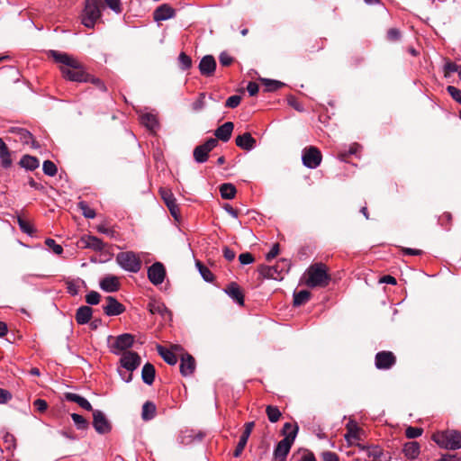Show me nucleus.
Returning <instances> with one entry per match:
<instances>
[{"label":"nucleus","instance_id":"nucleus-1","mask_svg":"<svg viewBox=\"0 0 461 461\" xmlns=\"http://www.w3.org/2000/svg\"><path fill=\"white\" fill-rule=\"evenodd\" d=\"M48 56L60 64L59 69L64 78L75 82L88 81L89 74L84 65L73 56L58 50H50Z\"/></svg>","mask_w":461,"mask_h":461},{"label":"nucleus","instance_id":"nucleus-2","mask_svg":"<svg viewBox=\"0 0 461 461\" xmlns=\"http://www.w3.org/2000/svg\"><path fill=\"white\" fill-rule=\"evenodd\" d=\"M308 278L306 285L309 287H325L330 281L328 267L322 263H315L307 269Z\"/></svg>","mask_w":461,"mask_h":461},{"label":"nucleus","instance_id":"nucleus-3","mask_svg":"<svg viewBox=\"0 0 461 461\" xmlns=\"http://www.w3.org/2000/svg\"><path fill=\"white\" fill-rule=\"evenodd\" d=\"M103 2L101 0H86L85 7L81 15L82 23L93 29L95 23L101 19Z\"/></svg>","mask_w":461,"mask_h":461},{"label":"nucleus","instance_id":"nucleus-4","mask_svg":"<svg viewBox=\"0 0 461 461\" xmlns=\"http://www.w3.org/2000/svg\"><path fill=\"white\" fill-rule=\"evenodd\" d=\"M432 439L443 448L451 450L461 448V432L457 430H445L434 433Z\"/></svg>","mask_w":461,"mask_h":461},{"label":"nucleus","instance_id":"nucleus-5","mask_svg":"<svg viewBox=\"0 0 461 461\" xmlns=\"http://www.w3.org/2000/svg\"><path fill=\"white\" fill-rule=\"evenodd\" d=\"M289 268V261L283 258L275 266L260 265L258 270L262 278L282 280L285 273H287Z\"/></svg>","mask_w":461,"mask_h":461},{"label":"nucleus","instance_id":"nucleus-6","mask_svg":"<svg viewBox=\"0 0 461 461\" xmlns=\"http://www.w3.org/2000/svg\"><path fill=\"white\" fill-rule=\"evenodd\" d=\"M298 430L299 427L295 425L294 429L277 443L273 453L274 461H286V456L295 440Z\"/></svg>","mask_w":461,"mask_h":461},{"label":"nucleus","instance_id":"nucleus-7","mask_svg":"<svg viewBox=\"0 0 461 461\" xmlns=\"http://www.w3.org/2000/svg\"><path fill=\"white\" fill-rule=\"evenodd\" d=\"M116 262L125 270L137 273L141 268V261L132 251L120 252L116 256Z\"/></svg>","mask_w":461,"mask_h":461},{"label":"nucleus","instance_id":"nucleus-8","mask_svg":"<svg viewBox=\"0 0 461 461\" xmlns=\"http://www.w3.org/2000/svg\"><path fill=\"white\" fill-rule=\"evenodd\" d=\"M302 159L305 167L309 168H316L321 163L322 155L318 148L310 146L303 150Z\"/></svg>","mask_w":461,"mask_h":461},{"label":"nucleus","instance_id":"nucleus-9","mask_svg":"<svg viewBox=\"0 0 461 461\" xmlns=\"http://www.w3.org/2000/svg\"><path fill=\"white\" fill-rule=\"evenodd\" d=\"M218 146V140L213 138L208 139L203 144L194 149L193 156L197 163H203L208 159L209 153Z\"/></svg>","mask_w":461,"mask_h":461},{"label":"nucleus","instance_id":"nucleus-10","mask_svg":"<svg viewBox=\"0 0 461 461\" xmlns=\"http://www.w3.org/2000/svg\"><path fill=\"white\" fill-rule=\"evenodd\" d=\"M396 364V357L392 351H379L375 357V365L377 369L387 370Z\"/></svg>","mask_w":461,"mask_h":461},{"label":"nucleus","instance_id":"nucleus-11","mask_svg":"<svg viewBox=\"0 0 461 461\" xmlns=\"http://www.w3.org/2000/svg\"><path fill=\"white\" fill-rule=\"evenodd\" d=\"M93 426L98 434H107L112 430V424L99 410L93 411Z\"/></svg>","mask_w":461,"mask_h":461},{"label":"nucleus","instance_id":"nucleus-12","mask_svg":"<svg viewBox=\"0 0 461 461\" xmlns=\"http://www.w3.org/2000/svg\"><path fill=\"white\" fill-rule=\"evenodd\" d=\"M166 276V269L162 263L156 262L148 269V278L155 285L163 283Z\"/></svg>","mask_w":461,"mask_h":461},{"label":"nucleus","instance_id":"nucleus-13","mask_svg":"<svg viewBox=\"0 0 461 461\" xmlns=\"http://www.w3.org/2000/svg\"><path fill=\"white\" fill-rule=\"evenodd\" d=\"M106 304L103 305V311L107 316H117L125 312L123 304L113 296L105 297Z\"/></svg>","mask_w":461,"mask_h":461},{"label":"nucleus","instance_id":"nucleus-14","mask_svg":"<svg viewBox=\"0 0 461 461\" xmlns=\"http://www.w3.org/2000/svg\"><path fill=\"white\" fill-rule=\"evenodd\" d=\"M134 342V336L130 333H124L116 337L114 343L113 344L112 351L114 354H118L121 351H127Z\"/></svg>","mask_w":461,"mask_h":461},{"label":"nucleus","instance_id":"nucleus-15","mask_svg":"<svg viewBox=\"0 0 461 461\" xmlns=\"http://www.w3.org/2000/svg\"><path fill=\"white\" fill-rule=\"evenodd\" d=\"M357 447L360 449L366 450V456L369 458L367 461H390L391 457L387 453L378 446L365 447L358 444Z\"/></svg>","mask_w":461,"mask_h":461},{"label":"nucleus","instance_id":"nucleus-16","mask_svg":"<svg viewBox=\"0 0 461 461\" xmlns=\"http://www.w3.org/2000/svg\"><path fill=\"white\" fill-rule=\"evenodd\" d=\"M140 357L133 351H125L121 357V365L129 371L135 370L140 365Z\"/></svg>","mask_w":461,"mask_h":461},{"label":"nucleus","instance_id":"nucleus-17","mask_svg":"<svg viewBox=\"0 0 461 461\" xmlns=\"http://www.w3.org/2000/svg\"><path fill=\"white\" fill-rule=\"evenodd\" d=\"M254 427H255L254 421H249V422H247L244 424V430L242 432V435L240 438L239 443H238V445L234 450V453H233V456L235 457H239L242 454Z\"/></svg>","mask_w":461,"mask_h":461},{"label":"nucleus","instance_id":"nucleus-18","mask_svg":"<svg viewBox=\"0 0 461 461\" xmlns=\"http://www.w3.org/2000/svg\"><path fill=\"white\" fill-rule=\"evenodd\" d=\"M216 60L212 55L202 58L198 68L202 76L209 77L213 76L216 69Z\"/></svg>","mask_w":461,"mask_h":461},{"label":"nucleus","instance_id":"nucleus-19","mask_svg":"<svg viewBox=\"0 0 461 461\" xmlns=\"http://www.w3.org/2000/svg\"><path fill=\"white\" fill-rule=\"evenodd\" d=\"M176 11L167 4H163L153 12V19L156 22L165 21L175 17Z\"/></svg>","mask_w":461,"mask_h":461},{"label":"nucleus","instance_id":"nucleus-20","mask_svg":"<svg viewBox=\"0 0 461 461\" xmlns=\"http://www.w3.org/2000/svg\"><path fill=\"white\" fill-rule=\"evenodd\" d=\"M100 287L107 293L117 292L120 289L121 284L119 278L115 276H106L100 280Z\"/></svg>","mask_w":461,"mask_h":461},{"label":"nucleus","instance_id":"nucleus-21","mask_svg":"<svg viewBox=\"0 0 461 461\" xmlns=\"http://www.w3.org/2000/svg\"><path fill=\"white\" fill-rule=\"evenodd\" d=\"M224 291L239 305H244V294L242 289L237 283L231 282L226 286Z\"/></svg>","mask_w":461,"mask_h":461},{"label":"nucleus","instance_id":"nucleus-22","mask_svg":"<svg viewBox=\"0 0 461 461\" xmlns=\"http://www.w3.org/2000/svg\"><path fill=\"white\" fill-rule=\"evenodd\" d=\"M233 129H234L233 122H227L223 123L222 125H221L220 127H218L215 130V131H214V135L216 137L215 139L218 141L221 140L223 142H227L228 140H230V139L231 137Z\"/></svg>","mask_w":461,"mask_h":461},{"label":"nucleus","instance_id":"nucleus-23","mask_svg":"<svg viewBox=\"0 0 461 461\" xmlns=\"http://www.w3.org/2000/svg\"><path fill=\"white\" fill-rule=\"evenodd\" d=\"M195 369V360L193 356L188 353L182 355L180 363V373L186 376L194 373Z\"/></svg>","mask_w":461,"mask_h":461},{"label":"nucleus","instance_id":"nucleus-24","mask_svg":"<svg viewBox=\"0 0 461 461\" xmlns=\"http://www.w3.org/2000/svg\"><path fill=\"white\" fill-rule=\"evenodd\" d=\"M235 142L238 147L249 151L255 148L257 141L249 132H245L241 135L237 136Z\"/></svg>","mask_w":461,"mask_h":461},{"label":"nucleus","instance_id":"nucleus-25","mask_svg":"<svg viewBox=\"0 0 461 461\" xmlns=\"http://www.w3.org/2000/svg\"><path fill=\"white\" fill-rule=\"evenodd\" d=\"M9 131L15 134V141H20L23 144H30L33 142L32 134L24 128L12 127Z\"/></svg>","mask_w":461,"mask_h":461},{"label":"nucleus","instance_id":"nucleus-26","mask_svg":"<svg viewBox=\"0 0 461 461\" xmlns=\"http://www.w3.org/2000/svg\"><path fill=\"white\" fill-rule=\"evenodd\" d=\"M140 123L149 131L155 132L159 127L158 118L150 113H143L140 116Z\"/></svg>","mask_w":461,"mask_h":461},{"label":"nucleus","instance_id":"nucleus-27","mask_svg":"<svg viewBox=\"0 0 461 461\" xmlns=\"http://www.w3.org/2000/svg\"><path fill=\"white\" fill-rule=\"evenodd\" d=\"M93 315V309L90 306H80L75 315V319L78 324H86L89 322Z\"/></svg>","mask_w":461,"mask_h":461},{"label":"nucleus","instance_id":"nucleus-28","mask_svg":"<svg viewBox=\"0 0 461 461\" xmlns=\"http://www.w3.org/2000/svg\"><path fill=\"white\" fill-rule=\"evenodd\" d=\"M64 397L67 401L77 403L81 408L86 411H94L91 403L84 397L74 393H66Z\"/></svg>","mask_w":461,"mask_h":461},{"label":"nucleus","instance_id":"nucleus-29","mask_svg":"<svg viewBox=\"0 0 461 461\" xmlns=\"http://www.w3.org/2000/svg\"><path fill=\"white\" fill-rule=\"evenodd\" d=\"M156 370L152 364L146 363L141 370V378L143 382L149 385L152 384L155 380Z\"/></svg>","mask_w":461,"mask_h":461},{"label":"nucleus","instance_id":"nucleus-30","mask_svg":"<svg viewBox=\"0 0 461 461\" xmlns=\"http://www.w3.org/2000/svg\"><path fill=\"white\" fill-rule=\"evenodd\" d=\"M19 165L27 170H34L39 167L40 161L36 157L24 155L22 157Z\"/></svg>","mask_w":461,"mask_h":461},{"label":"nucleus","instance_id":"nucleus-31","mask_svg":"<svg viewBox=\"0 0 461 461\" xmlns=\"http://www.w3.org/2000/svg\"><path fill=\"white\" fill-rule=\"evenodd\" d=\"M157 350H158V353L159 354V356L168 365L174 366L177 363V357L172 351L165 348L161 345L157 346Z\"/></svg>","mask_w":461,"mask_h":461},{"label":"nucleus","instance_id":"nucleus-32","mask_svg":"<svg viewBox=\"0 0 461 461\" xmlns=\"http://www.w3.org/2000/svg\"><path fill=\"white\" fill-rule=\"evenodd\" d=\"M82 241L86 248L95 251H102L104 249V243L95 236H88L86 239H82Z\"/></svg>","mask_w":461,"mask_h":461},{"label":"nucleus","instance_id":"nucleus-33","mask_svg":"<svg viewBox=\"0 0 461 461\" xmlns=\"http://www.w3.org/2000/svg\"><path fill=\"white\" fill-rule=\"evenodd\" d=\"M404 455L410 459H415L420 454V445L416 441L407 442L403 447Z\"/></svg>","mask_w":461,"mask_h":461},{"label":"nucleus","instance_id":"nucleus-34","mask_svg":"<svg viewBox=\"0 0 461 461\" xmlns=\"http://www.w3.org/2000/svg\"><path fill=\"white\" fill-rule=\"evenodd\" d=\"M219 189L221 198L227 200L233 199L237 193L236 187L230 183H224L221 185Z\"/></svg>","mask_w":461,"mask_h":461},{"label":"nucleus","instance_id":"nucleus-35","mask_svg":"<svg viewBox=\"0 0 461 461\" xmlns=\"http://www.w3.org/2000/svg\"><path fill=\"white\" fill-rule=\"evenodd\" d=\"M156 414V405L152 402H146L142 406L141 418L144 420H152Z\"/></svg>","mask_w":461,"mask_h":461},{"label":"nucleus","instance_id":"nucleus-36","mask_svg":"<svg viewBox=\"0 0 461 461\" xmlns=\"http://www.w3.org/2000/svg\"><path fill=\"white\" fill-rule=\"evenodd\" d=\"M312 294L307 290H301L294 294V306L305 304L311 298Z\"/></svg>","mask_w":461,"mask_h":461},{"label":"nucleus","instance_id":"nucleus-37","mask_svg":"<svg viewBox=\"0 0 461 461\" xmlns=\"http://www.w3.org/2000/svg\"><path fill=\"white\" fill-rule=\"evenodd\" d=\"M346 428H347L348 432L345 435V438L348 443H350V438H356V439L358 438V433L361 429L356 422H354L353 420H350L347 424Z\"/></svg>","mask_w":461,"mask_h":461},{"label":"nucleus","instance_id":"nucleus-38","mask_svg":"<svg viewBox=\"0 0 461 461\" xmlns=\"http://www.w3.org/2000/svg\"><path fill=\"white\" fill-rule=\"evenodd\" d=\"M149 310L151 314H160L162 316L171 313L170 311L166 307V305L160 303H149Z\"/></svg>","mask_w":461,"mask_h":461},{"label":"nucleus","instance_id":"nucleus-39","mask_svg":"<svg viewBox=\"0 0 461 461\" xmlns=\"http://www.w3.org/2000/svg\"><path fill=\"white\" fill-rule=\"evenodd\" d=\"M260 81L265 85L266 92H274L285 86L283 82L273 79L260 78Z\"/></svg>","mask_w":461,"mask_h":461},{"label":"nucleus","instance_id":"nucleus-40","mask_svg":"<svg viewBox=\"0 0 461 461\" xmlns=\"http://www.w3.org/2000/svg\"><path fill=\"white\" fill-rule=\"evenodd\" d=\"M266 413L270 422L275 423L279 420L282 416L281 411L276 406L267 405L266 408Z\"/></svg>","mask_w":461,"mask_h":461},{"label":"nucleus","instance_id":"nucleus-41","mask_svg":"<svg viewBox=\"0 0 461 461\" xmlns=\"http://www.w3.org/2000/svg\"><path fill=\"white\" fill-rule=\"evenodd\" d=\"M196 267L201 274V276H203V278L206 281V282H212L213 279H214V275L211 272V270L205 267L202 262L200 261H197L196 262Z\"/></svg>","mask_w":461,"mask_h":461},{"label":"nucleus","instance_id":"nucleus-42","mask_svg":"<svg viewBox=\"0 0 461 461\" xmlns=\"http://www.w3.org/2000/svg\"><path fill=\"white\" fill-rule=\"evenodd\" d=\"M1 166L4 168H8L12 166L11 153L8 147H5V149L0 151Z\"/></svg>","mask_w":461,"mask_h":461},{"label":"nucleus","instance_id":"nucleus-43","mask_svg":"<svg viewBox=\"0 0 461 461\" xmlns=\"http://www.w3.org/2000/svg\"><path fill=\"white\" fill-rule=\"evenodd\" d=\"M71 418L78 429H86L89 427V422L82 415L72 413Z\"/></svg>","mask_w":461,"mask_h":461},{"label":"nucleus","instance_id":"nucleus-44","mask_svg":"<svg viewBox=\"0 0 461 461\" xmlns=\"http://www.w3.org/2000/svg\"><path fill=\"white\" fill-rule=\"evenodd\" d=\"M17 223L23 232L27 233L29 235H32L34 233L35 230L33 227L27 220H25L22 216L17 217Z\"/></svg>","mask_w":461,"mask_h":461},{"label":"nucleus","instance_id":"nucleus-45","mask_svg":"<svg viewBox=\"0 0 461 461\" xmlns=\"http://www.w3.org/2000/svg\"><path fill=\"white\" fill-rule=\"evenodd\" d=\"M78 209L81 211L82 214L87 219H93L95 217V210L91 209L87 203L84 201H81L77 203Z\"/></svg>","mask_w":461,"mask_h":461},{"label":"nucleus","instance_id":"nucleus-46","mask_svg":"<svg viewBox=\"0 0 461 461\" xmlns=\"http://www.w3.org/2000/svg\"><path fill=\"white\" fill-rule=\"evenodd\" d=\"M42 170L45 175L54 176L57 174V166L50 160H45L42 165Z\"/></svg>","mask_w":461,"mask_h":461},{"label":"nucleus","instance_id":"nucleus-47","mask_svg":"<svg viewBox=\"0 0 461 461\" xmlns=\"http://www.w3.org/2000/svg\"><path fill=\"white\" fill-rule=\"evenodd\" d=\"M178 62L181 69L187 70L192 67V59L185 52H181L178 56Z\"/></svg>","mask_w":461,"mask_h":461},{"label":"nucleus","instance_id":"nucleus-48","mask_svg":"<svg viewBox=\"0 0 461 461\" xmlns=\"http://www.w3.org/2000/svg\"><path fill=\"white\" fill-rule=\"evenodd\" d=\"M360 148L361 147L358 143H353L350 145L349 149L348 151H345V152L340 151L338 154V158L340 160L346 161L348 155L356 154Z\"/></svg>","mask_w":461,"mask_h":461},{"label":"nucleus","instance_id":"nucleus-49","mask_svg":"<svg viewBox=\"0 0 461 461\" xmlns=\"http://www.w3.org/2000/svg\"><path fill=\"white\" fill-rule=\"evenodd\" d=\"M461 66L456 65V63L447 60L444 66V76L445 77H448L453 72H459Z\"/></svg>","mask_w":461,"mask_h":461},{"label":"nucleus","instance_id":"nucleus-50","mask_svg":"<svg viewBox=\"0 0 461 461\" xmlns=\"http://www.w3.org/2000/svg\"><path fill=\"white\" fill-rule=\"evenodd\" d=\"M86 303L90 305H96L100 303L101 295L95 291H91L86 295Z\"/></svg>","mask_w":461,"mask_h":461},{"label":"nucleus","instance_id":"nucleus-51","mask_svg":"<svg viewBox=\"0 0 461 461\" xmlns=\"http://www.w3.org/2000/svg\"><path fill=\"white\" fill-rule=\"evenodd\" d=\"M104 3L115 14H121L122 12L121 0H104Z\"/></svg>","mask_w":461,"mask_h":461},{"label":"nucleus","instance_id":"nucleus-52","mask_svg":"<svg viewBox=\"0 0 461 461\" xmlns=\"http://www.w3.org/2000/svg\"><path fill=\"white\" fill-rule=\"evenodd\" d=\"M422 432L423 429L421 428L410 426L405 429V436L408 438H416L420 437L422 434Z\"/></svg>","mask_w":461,"mask_h":461},{"label":"nucleus","instance_id":"nucleus-53","mask_svg":"<svg viewBox=\"0 0 461 461\" xmlns=\"http://www.w3.org/2000/svg\"><path fill=\"white\" fill-rule=\"evenodd\" d=\"M401 37H402V33L396 28H391L387 32L386 38L389 41H392V42L399 41L401 40Z\"/></svg>","mask_w":461,"mask_h":461},{"label":"nucleus","instance_id":"nucleus-54","mask_svg":"<svg viewBox=\"0 0 461 461\" xmlns=\"http://www.w3.org/2000/svg\"><path fill=\"white\" fill-rule=\"evenodd\" d=\"M45 244L49 249H51L53 252L57 255H60L63 252V248L57 244L56 241L52 239H46Z\"/></svg>","mask_w":461,"mask_h":461},{"label":"nucleus","instance_id":"nucleus-55","mask_svg":"<svg viewBox=\"0 0 461 461\" xmlns=\"http://www.w3.org/2000/svg\"><path fill=\"white\" fill-rule=\"evenodd\" d=\"M447 91L455 101H456L457 103H459L461 104V90L460 89H458L453 86H448L447 87Z\"/></svg>","mask_w":461,"mask_h":461},{"label":"nucleus","instance_id":"nucleus-56","mask_svg":"<svg viewBox=\"0 0 461 461\" xmlns=\"http://www.w3.org/2000/svg\"><path fill=\"white\" fill-rule=\"evenodd\" d=\"M159 194L165 203H172V200L175 199L174 194H172L171 190L167 189V188H160Z\"/></svg>","mask_w":461,"mask_h":461},{"label":"nucleus","instance_id":"nucleus-57","mask_svg":"<svg viewBox=\"0 0 461 461\" xmlns=\"http://www.w3.org/2000/svg\"><path fill=\"white\" fill-rule=\"evenodd\" d=\"M240 101L241 96L237 95H231L227 99L225 106L229 108H236L240 104Z\"/></svg>","mask_w":461,"mask_h":461},{"label":"nucleus","instance_id":"nucleus-58","mask_svg":"<svg viewBox=\"0 0 461 461\" xmlns=\"http://www.w3.org/2000/svg\"><path fill=\"white\" fill-rule=\"evenodd\" d=\"M324 49V44L321 40H315L312 44H309L307 50L311 53L317 52L322 50Z\"/></svg>","mask_w":461,"mask_h":461},{"label":"nucleus","instance_id":"nucleus-59","mask_svg":"<svg viewBox=\"0 0 461 461\" xmlns=\"http://www.w3.org/2000/svg\"><path fill=\"white\" fill-rule=\"evenodd\" d=\"M321 461H339V456L331 451H324L321 455Z\"/></svg>","mask_w":461,"mask_h":461},{"label":"nucleus","instance_id":"nucleus-60","mask_svg":"<svg viewBox=\"0 0 461 461\" xmlns=\"http://www.w3.org/2000/svg\"><path fill=\"white\" fill-rule=\"evenodd\" d=\"M239 260H240V264L248 265V264L253 263L255 258L251 253L246 252V253H241L239 256Z\"/></svg>","mask_w":461,"mask_h":461},{"label":"nucleus","instance_id":"nucleus-61","mask_svg":"<svg viewBox=\"0 0 461 461\" xmlns=\"http://www.w3.org/2000/svg\"><path fill=\"white\" fill-rule=\"evenodd\" d=\"M279 251H280V245L278 243H275L273 245L271 250L266 255V259L270 262L272 259H274L279 254Z\"/></svg>","mask_w":461,"mask_h":461},{"label":"nucleus","instance_id":"nucleus-62","mask_svg":"<svg viewBox=\"0 0 461 461\" xmlns=\"http://www.w3.org/2000/svg\"><path fill=\"white\" fill-rule=\"evenodd\" d=\"M219 60H220L221 65H222L223 67H228L232 64L234 59L232 57L228 55L226 52H221L219 57Z\"/></svg>","mask_w":461,"mask_h":461},{"label":"nucleus","instance_id":"nucleus-63","mask_svg":"<svg viewBox=\"0 0 461 461\" xmlns=\"http://www.w3.org/2000/svg\"><path fill=\"white\" fill-rule=\"evenodd\" d=\"M33 405L40 412H44L48 408V403L43 399H36Z\"/></svg>","mask_w":461,"mask_h":461},{"label":"nucleus","instance_id":"nucleus-64","mask_svg":"<svg viewBox=\"0 0 461 461\" xmlns=\"http://www.w3.org/2000/svg\"><path fill=\"white\" fill-rule=\"evenodd\" d=\"M300 461H317V460L315 458L314 454L312 451L304 449Z\"/></svg>","mask_w":461,"mask_h":461}]
</instances>
